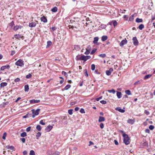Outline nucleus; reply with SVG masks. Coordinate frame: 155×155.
Wrapping results in <instances>:
<instances>
[{
	"mask_svg": "<svg viewBox=\"0 0 155 155\" xmlns=\"http://www.w3.org/2000/svg\"><path fill=\"white\" fill-rule=\"evenodd\" d=\"M126 94L128 95H130L131 94L130 91L129 90H127L125 91Z\"/></svg>",
	"mask_w": 155,
	"mask_h": 155,
	"instance_id": "obj_36",
	"label": "nucleus"
},
{
	"mask_svg": "<svg viewBox=\"0 0 155 155\" xmlns=\"http://www.w3.org/2000/svg\"><path fill=\"white\" fill-rule=\"evenodd\" d=\"M149 128L150 130H153L154 128V126L152 125H150Z\"/></svg>",
	"mask_w": 155,
	"mask_h": 155,
	"instance_id": "obj_56",
	"label": "nucleus"
},
{
	"mask_svg": "<svg viewBox=\"0 0 155 155\" xmlns=\"http://www.w3.org/2000/svg\"><path fill=\"white\" fill-rule=\"evenodd\" d=\"M127 40L125 39L124 40H123L120 43V45L121 47H123L124 45L127 43Z\"/></svg>",
	"mask_w": 155,
	"mask_h": 155,
	"instance_id": "obj_8",
	"label": "nucleus"
},
{
	"mask_svg": "<svg viewBox=\"0 0 155 155\" xmlns=\"http://www.w3.org/2000/svg\"><path fill=\"white\" fill-rule=\"evenodd\" d=\"M134 45L135 46H137L139 44V42L136 37H134L132 39Z\"/></svg>",
	"mask_w": 155,
	"mask_h": 155,
	"instance_id": "obj_3",
	"label": "nucleus"
},
{
	"mask_svg": "<svg viewBox=\"0 0 155 155\" xmlns=\"http://www.w3.org/2000/svg\"><path fill=\"white\" fill-rule=\"evenodd\" d=\"M73 110L72 109H70L68 110V113L70 115H71L73 114L72 112Z\"/></svg>",
	"mask_w": 155,
	"mask_h": 155,
	"instance_id": "obj_54",
	"label": "nucleus"
},
{
	"mask_svg": "<svg viewBox=\"0 0 155 155\" xmlns=\"http://www.w3.org/2000/svg\"><path fill=\"white\" fill-rule=\"evenodd\" d=\"M15 64L17 66H19L20 67H22L24 66V61L21 59L18 60L15 63Z\"/></svg>",
	"mask_w": 155,
	"mask_h": 155,
	"instance_id": "obj_2",
	"label": "nucleus"
},
{
	"mask_svg": "<svg viewBox=\"0 0 155 155\" xmlns=\"http://www.w3.org/2000/svg\"><path fill=\"white\" fill-rule=\"evenodd\" d=\"M144 112L147 115H148L150 114L149 112L147 110H145Z\"/></svg>",
	"mask_w": 155,
	"mask_h": 155,
	"instance_id": "obj_59",
	"label": "nucleus"
},
{
	"mask_svg": "<svg viewBox=\"0 0 155 155\" xmlns=\"http://www.w3.org/2000/svg\"><path fill=\"white\" fill-rule=\"evenodd\" d=\"M58 11V8L56 7H54L51 9V11L53 12H55Z\"/></svg>",
	"mask_w": 155,
	"mask_h": 155,
	"instance_id": "obj_28",
	"label": "nucleus"
},
{
	"mask_svg": "<svg viewBox=\"0 0 155 155\" xmlns=\"http://www.w3.org/2000/svg\"><path fill=\"white\" fill-rule=\"evenodd\" d=\"M102 98V97H99L97 98L96 99V100L97 101H99Z\"/></svg>",
	"mask_w": 155,
	"mask_h": 155,
	"instance_id": "obj_64",
	"label": "nucleus"
},
{
	"mask_svg": "<svg viewBox=\"0 0 155 155\" xmlns=\"http://www.w3.org/2000/svg\"><path fill=\"white\" fill-rule=\"evenodd\" d=\"M36 23L35 22H31L30 23L29 25V26L31 28L34 27L36 26Z\"/></svg>",
	"mask_w": 155,
	"mask_h": 155,
	"instance_id": "obj_18",
	"label": "nucleus"
},
{
	"mask_svg": "<svg viewBox=\"0 0 155 155\" xmlns=\"http://www.w3.org/2000/svg\"><path fill=\"white\" fill-rule=\"evenodd\" d=\"M7 136V133L6 132H4L2 136V139L4 140L5 139V137Z\"/></svg>",
	"mask_w": 155,
	"mask_h": 155,
	"instance_id": "obj_45",
	"label": "nucleus"
},
{
	"mask_svg": "<svg viewBox=\"0 0 155 155\" xmlns=\"http://www.w3.org/2000/svg\"><path fill=\"white\" fill-rule=\"evenodd\" d=\"M15 54V51L14 50L12 51H11V55L12 56L13 55Z\"/></svg>",
	"mask_w": 155,
	"mask_h": 155,
	"instance_id": "obj_58",
	"label": "nucleus"
},
{
	"mask_svg": "<svg viewBox=\"0 0 155 155\" xmlns=\"http://www.w3.org/2000/svg\"><path fill=\"white\" fill-rule=\"evenodd\" d=\"M99 56L102 58H104L106 56V54H99Z\"/></svg>",
	"mask_w": 155,
	"mask_h": 155,
	"instance_id": "obj_43",
	"label": "nucleus"
},
{
	"mask_svg": "<svg viewBox=\"0 0 155 155\" xmlns=\"http://www.w3.org/2000/svg\"><path fill=\"white\" fill-rule=\"evenodd\" d=\"M100 102L102 104H105L106 103V101L103 100L101 101H100Z\"/></svg>",
	"mask_w": 155,
	"mask_h": 155,
	"instance_id": "obj_62",
	"label": "nucleus"
},
{
	"mask_svg": "<svg viewBox=\"0 0 155 155\" xmlns=\"http://www.w3.org/2000/svg\"><path fill=\"white\" fill-rule=\"evenodd\" d=\"M9 102H3L2 104H1L2 107H5L6 105L8 104Z\"/></svg>",
	"mask_w": 155,
	"mask_h": 155,
	"instance_id": "obj_29",
	"label": "nucleus"
},
{
	"mask_svg": "<svg viewBox=\"0 0 155 155\" xmlns=\"http://www.w3.org/2000/svg\"><path fill=\"white\" fill-rule=\"evenodd\" d=\"M134 19V15H131L129 18V20L130 21H132Z\"/></svg>",
	"mask_w": 155,
	"mask_h": 155,
	"instance_id": "obj_44",
	"label": "nucleus"
},
{
	"mask_svg": "<svg viewBox=\"0 0 155 155\" xmlns=\"http://www.w3.org/2000/svg\"><path fill=\"white\" fill-rule=\"evenodd\" d=\"M95 65L94 64H92L91 65V69L92 71H94V70L95 69Z\"/></svg>",
	"mask_w": 155,
	"mask_h": 155,
	"instance_id": "obj_47",
	"label": "nucleus"
},
{
	"mask_svg": "<svg viewBox=\"0 0 155 155\" xmlns=\"http://www.w3.org/2000/svg\"><path fill=\"white\" fill-rule=\"evenodd\" d=\"M79 48V47L78 45H76L74 46V48L75 49L78 50Z\"/></svg>",
	"mask_w": 155,
	"mask_h": 155,
	"instance_id": "obj_61",
	"label": "nucleus"
},
{
	"mask_svg": "<svg viewBox=\"0 0 155 155\" xmlns=\"http://www.w3.org/2000/svg\"><path fill=\"white\" fill-rule=\"evenodd\" d=\"M127 122L128 123L132 124L134 122V121L132 119H129L127 120Z\"/></svg>",
	"mask_w": 155,
	"mask_h": 155,
	"instance_id": "obj_23",
	"label": "nucleus"
},
{
	"mask_svg": "<svg viewBox=\"0 0 155 155\" xmlns=\"http://www.w3.org/2000/svg\"><path fill=\"white\" fill-rule=\"evenodd\" d=\"M107 91L110 92V93H112L113 94H114L115 93V91L114 90L112 89L111 90H107Z\"/></svg>",
	"mask_w": 155,
	"mask_h": 155,
	"instance_id": "obj_37",
	"label": "nucleus"
},
{
	"mask_svg": "<svg viewBox=\"0 0 155 155\" xmlns=\"http://www.w3.org/2000/svg\"><path fill=\"white\" fill-rule=\"evenodd\" d=\"M14 37L18 39H21L22 40H23L24 39V37L23 36H21V35L19 34L15 35Z\"/></svg>",
	"mask_w": 155,
	"mask_h": 155,
	"instance_id": "obj_6",
	"label": "nucleus"
},
{
	"mask_svg": "<svg viewBox=\"0 0 155 155\" xmlns=\"http://www.w3.org/2000/svg\"><path fill=\"white\" fill-rule=\"evenodd\" d=\"M60 153V152L58 151H55L54 152L52 153H51V155H59Z\"/></svg>",
	"mask_w": 155,
	"mask_h": 155,
	"instance_id": "obj_32",
	"label": "nucleus"
},
{
	"mask_svg": "<svg viewBox=\"0 0 155 155\" xmlns=\"http://www.w3.org/2000/svg\"><path fill=\"white\" fill-rule=\"evenodd\" d=\"M24 87L25 91V92H28L29 89L28 85V84L26 85Z\"/></svg>",
	"mask_w": 155,
	"mask_h": 155,
	"instance_id": "obj_27",
	"label": "nucleus"
},
{
	"mask_svg": "<svg viewBox=\"0 0 155 155\" xmlns=\"http://www.w3.org/2000/svg\"><path fill=\"white\" fill-rule=\"evenodd\" d=\"M77 60H81L84 61H86V59L85 56H84V55H83L81 56L78 59L77 58Z\"/></svg>",
	"mask_w": 155,
	"mask_h": 155,
	"instance_id": "obj_13",
	"label": "nucleus"
},
{
	"mask_svg": "<svg viewBox=\"0 0 155 155\" xmlns=\"http://www.w3.org/2000/svg\"><path fill=\"white\" fill-rule=\"evenodd\" d=\"M144 28V26L143 25L141 24L139 25L138 26V28L140 30H142Z\"/></svg>",
	"mask_w": 155,
	"mask_h": 155,
	"instance_id": "obj_35",
	"label": "nucleus"
},
{
	"mask_svg": "<svg viewBox=\"0 0 155 155\" xmlns=\"http://www.w3.org/2000/svg\"><path fill=\"white\" fill-rule=\"evenodd\" d=\"M40 110V109L38 108L36 110H35L34 109H32L31 110V111L32 112V114H34L35 115H38L39 114V112Z\"/></svg>",
	"mask_w": 155,
	"mask_h": 155,
	"instance_id": "obj_4",
	"label": "nucleus"
},
{
	"mask_svg": "<svg viewBox=\"0 0 155 155\" xmlns=\"http://www.w3.org/2000/svg\"><path fill=\"white\" fill-rule=\"evenodd\" d=\"M115 110H116L120 112L121 113H124L125 111V110L124 109H122L120 107H116L115 108Z\"/></svg>",
	"mask_w": 155,
	"mask_h": 155,
	"instance_id": "obj_11",
	"label": "nucleus"
},
{
	"mask_svg": "<svg viewBox=\"0 0 155 155\" xmlns=\"http://www.w3.org/2000/svg\"><path fill=\"white\" fill-rule=\"evenodd\" d=\"M117 97L119 99L122 96V94L121 92H120L117 91Z\"/></svg>",
	"mask_w": 155,
	"mask_h": 155,
	"instance_id": "obj_21",
	"label": "nucleus"
},
{
	"mask_svg": "<svg viewBox=\"0 0 155 155\" xmlns=\"http://www.w3.org/2000/svg\"><path fill=\"white\" fill-rule=\"evenodd\" d=\"M105 63H106V61L105 60H104L103 61H101V65L102 66V67H104V68H105L106 67H105V66H104V64Z\"/></svg>",
	"mask_w": 155,
	"mask_h": 155,
	"instance_id": "obj_42",
	"label": "nucleus"
},
{
	"mask_svg": "<svg viewBox=\"0 0 155 155\" xmlns=\"http://www.w3.org/2000/svg\"><path fill=\"white\" fill-rule=\"evenodd\" d=\"M96 49L93 50L91 51V54H93L96 52Z\"/></svg>",
	"mask_w": 155,
	"mask_h": 155,
	"instance_id": "obj_63",
	"label": "nucleus"
},
{
	"mask_svg": "<svg viewBox=\"0 0 155 155\" xmlns=\"http://www.w3.org/2000/svg\"><path fill=\"white\" fill-rule=\"evenodd\" d=\"M41 135V133L40 132H38L36 134V137H40Z\"/></svg>",
	"mask_w": 155,
	"mask_h": 155,
	"instance_id": "obj_49",
	"label": "nucleus"
},
{
	"mask_svg": "<svg viewBox=\"0 0 155 155\" xmlns=\"http://www.w3.org/2000/svg\"><path fill=\"white\" fill-rule=\"evenodd\" d=\"M140 81H137L136 82L134 83V85H137L139 84H140Z\"/></svg>",
	"mask_w": 155,
	"mask_h": 155,
	"instance_id": "obj_55",
	"label": "nucleus"
},
{
	"mask_svg": "<svg viewBox=\"0 0 155 155\" xmlns=\"http://www.w3.org/2000/svg\"><path fill=\"white\" fill-rule=\"evenodd\" d=\"M29 155H35V151L33 150H31L30 152Z\"/></svg>",
	"mask_w": 155,
	"mask_h": 155,
	"instance_id": "obj_40",
	"label": "nucleus"
},
{
	"mask_svg": "<svg viewBox=\"0 0 155 155\" xmlns=\"http://www.w3.org/2000/svg\"><path fill=\"white\" fill-rule=\"evenodd\" d=\"M107 40V36H103L101 37V40L103 41H105Z\"/></svg>",
	"mask_w": 155,
	"mask_h": 155,
	"instance_id": "obj_34",
	"label": "nucleus"
},
{
	"mask_svg": "<svg viewBox=\"0 0 155 155\" xmlns=\"http://www.w3.org/2000/svg\"><path fill=\"white\" fill-rule=\"evenodd\" d=\"M52 45V42L50 41H48L47 42V45L46 46V48H48L51 46Z\"/></svg>",
	"mask_w": 155,
	"mask_h": 155,
	"instance_id": "obj_25",
	"label": "nucleus"
},
{
	"mask_svg": "<svg viewBox=\"0 0 155 155\" xmlns=\"http://www.w3.org/2000/svg\"><path fill=\"white\" fill-rule=\"evenodd\" d=\"M40 101V100H35L33 99L30 100L29 102L31 104H35L36 103H38Z\"/></svg>",
	"mask_w": 155,
	"mask_h": 155,
	"instance_id": "obj_7",
	"label": "nucleus"
},
{
	"mask_svg": "<svg viewBox=\"0 0 155 155\" xmlns=\"http://www.w3.org/2000/svg\"><path fill=\"white\" fill-rule=\"evenodd\" d=\"M94 40L93 42L94 44H96L99 38L97 37H95L94 38Z\"/></svg>",
	"mask_w": 155,
	"mask_h": 155,
	"instance_id": "obj_24",
	"label": "nucleus"
},
{
	"mask_svg": "<svg viewBox=\"0 0 155 155\" xmlns=\"http://www.w3.org/2000/svg\"><path fill=\"white\" fill-rule=\"evenodd\" d=\"M36 129L38 130V131H40L41 130V127L40 125H38L36 127Z\"/></svg>",
	"mask_w": 155,
	"mask_h": 155,
	"instance_id": "obj_39",
	"label": "nucleus"
},
{
	"mask_svg": "<svg viewBox=\"0 0 155 155\" xmlns=\"http://www.w3.org/2000/svg\"><path fill=\"white\" fill-rule=\"evenodd\" d=\"M84 74L85 76H86V77H87L88 76V74L87 71V69H86L85 70V72Z\"/></svg>",
	"mask_w": 155,
	"mask_h": 155,
	"instance_id": "obj_41",
	"label": "nucleus"
},
{
	"mask_svg": "<svg viewBox=\"0 0 155 155\" xmlns=\"http://www.w3.org/2000/svg\"><path fill=\"white\" fill-rule=\"evenodd\" d=\"M52 126L49 125L45 129V130L47 132H49L52 129Z\"/></svg>",
	"mask_w": 155,
	"mask_h": 155,
	"instance_id": "obj_10",
	"label": "nucleus"
},
{
	"mask_svg": "<svg viewBox=\"0 0 155 155\" xmlns=\"http://www.w3.org/2000/svg\"><path fill=\"white\" fill-rule=\"evenodd\" d=\"M7 83L6 82H2L0 84V87L1 88L7 85Z\"/></svg>",
	"mask_w": 155,
	"mask_h": 155,
	"instance_id": "obj_22",
	"label": "nucleus"
},
{
	"mask_svg": "<svg viewBox=\"0 0 155 155\" xmlns=\"http://www.w3.org/2000/svg\"><path fill=\"white\" fill-rule=\"evenodd\" d=\"M6 147L7 148H8V149H9L11 150H15V149L14 147V146H10V145H8Z\"/></svg>",
	"mask_w": 155,
	"mask_h": 155,
	"instance_id": "obj_17",
	"label": "nucleus"
},
{
	"mask_svg": "<svg viewBox=\"0 0 155 155\" xmlns=\"http://www.w3.org/2000/svg\"><path fill=\"white\" fill-rule=\"evenodd\" d=\"M23 27V26H22L21 25H17L16 26H15L13 29L15 31H17L19 29H21Z\"/></svg>",
	"mask_w": 155,
	"mask_h": 155,
	"instance_id": "obj_5",
	"label": "nucleus"
},
{
	"mask_svg": "<svg viewBox=\"0 0 155 155\" xmlns=\"http://www.w3.org/2000/svg\"><path fill=\"white\" fill-rule=\"evenodd\" d=\"M20 140L22 141L23 143H25V139L24 138H22L20 139Z\"/></svg>",
	"mask_w": 155,
	"mask_h": 155,
	"instance_id": "obj_53",
	"label": "nucleus"
},
{
	"mask_svg": "<svg viewBox=\"0 0 155 155\" xmlns=\"http://www.w3.org/2000/svg\"><path fill=\"white\" fill-rule=\"evenodd\" d=\"M108 24L110 25H111L113 24L114 26L115 27L117 25V22L116 21H115L113 22H109Z\"/></svg>",
	"mask_w": 155,
	"mask_h": 155,
	"instance_id": "obj_19",
	"label": "nucleus"
},
{
	"mask_svg": "<svg viewBox=\"0 0 155 155\" xmlns=\"http://www.w3.org/2000/svg\"><path fill=\"white\" fill-rule=\"evenodd\" d=\"M71 87V85L70 84L67 85L64 88L62 89H61L62 91H64L65 90H68L69 88H70Z\"/></svg>",
	"mask_w": 155,
	"mask_h": 155,
	"instance_id": "obj_15",
	"label": "nucleus"
},
{
	"mask_svg": "<svg viewBox=\"0 0 155 155\" xmlns=\"http://www.w3.org/2000/svg\"><path fill=\"white\" fill-rule=\"evenodd\" d=\"M123 136L124 138V142L127 145L129 144L130 143L129 141L130 138L128 135L125 133H124Z\"/></svg>",
	"mask_w": 155,
	"mask_h": 155,
	"instance_id": "obj_1",
	"label": "nucleus"
},
{
	"mask_svg": "<svg viewBox=\"0 0 155 155\" xmlns=\"http://www.w3.org/2000/svg\"><path fill=\"white\" fill-rule=\"evenodd\" d=\"M80 112L81 113H82V114H83V113H85V110H84V109H83V108H81L80 110Z\"/></svg>",
	"mask_w": 155,
	"mask_h": 155,
	"instance_id": "obj_48",
	"label": "nucleus"
},
{
	"mask_svg": "<svg viewBox=\"0 0 155 155\" xmlns=\"http://www.w3.org/2000/svg\"><path fill=\"white\" fill-rule=\"evenodd\" d=\"M113 71V69L112 68H110L108 70H107V75H110L111 72Z\"/></svg>",
	"mask_w": 155,
	"mask_h": 155,
	"instance_id": "obj_16",
	"label": "nucleus"
},
{
	"mask_svg": "<svg viewBox=\"0 0 155 155\" xmlns=\"http://www.w3.org/2000/svg\"><path fill=\"white\" fill-rule=\"evenodd\" d=\"M31 127H28L26 129V131L27 132L31 130Z\"/></svg>",
	"mask_w": 155,
	"mask_h": 155,
	"instance_id": "obj_60",
	"label": "nucleus"
},
{
	"mask_svg": "<svg viewBox=\"0 0 155 155\" xmlns=\"http://www.w3.org/2000/svg\"><path fill=\"white\" fill-rule=\"evenodd\" d=\"M100 128L101 129H103L104 127V125L102 123H101L100 124Z\"/></svg>",
	"mask_w": 155,
	"mask_h": 155,
	"instance_id": "obj_57",
	"label": "nucleus"
},
{
	"mask_svg": "<svg viewBox=\"0 0 155 155\" xmlns=\"http://www.w3.org/2000/svg\"><path fill=\"white\" fill-rule=\"evenodd\" d=\"M20 81V79L18 78H17L14 80V81L15 82H17Z\"/></svg>",
	"mask_w": 155,
	"mask_h": 155,
	"instance_id": "obj_52",
	"label": "nucleus"
},
{
	"mask_svg": "<svg viewBox=\"0 0 155 155\" xmlns=\"http://www.w3.org/2000/svg\"><path fill=\"white\" fill-rule=\"evenodd\" d=\"M14 25V21H12L10 23H9V26L12 27Z\"/></svg>",
	"mask_w": 155,
	"mask_h": 155,
	"instance_id": "obj_50",
	"label": "nucleus"
},
{
	"mask_svg": "<svg viewBox=\"0 0 155 155\" xmlns=\"http://www.w3.org/2000/svg\"><path fill=\"white\" fill-rule=\"evenodd\" d=\"M136 21L137 23L142 22L143 21V20L141 18L140 19L138 18H137L136 19Z\"/></svg>",
	"mask_w": 155,
	"mask_h": 155,
	"instance_id": "obj_31",
	"label": "nucleus"
},
{
	"mask_svg": "<svg viewBox=\"0 0 155 155\" xmlns=\"http://www.w3.org/2000/svg\"><path fill=\"white\" fill-rule=\"evenodd\" d=\"M32 75L30 73L27 75L26 76V78L27 79L31 78Z\"/></svg>",
	"mask_w": 155,
	"mask_h": 155,
	"instance_id": "obj_38",
	"label": "nucleus"
},
{
	"mask_svg": "<svg viewBox=\"0 0 155 155\" xmlns=\"http://www.w3.org/2000/svg\"><path fill=\"white\" fill-rule=\"evenodd\" d=\"M39 124L42 125H45V123L44 122L43 120H41L39 122Z\"/></svg>",
	"mask_w": 155,
	"mask_h": 155,
	"instance_id": "obj_51",
	"label": "nucleus"
},
{
	"mask_svg": "<svg viewBox=\"0 0 155 155\" xmlns=\"http://www.w3.org/2000/svg\"><path fill=\"white\" fill-rule=\"evenodd\" d=\"M151 76H152L151 74H150L146 75L144 76V80H146L147 79H148V78H150Z\"/></svg>",
	"mask_w": 155,
	"mask_h": 155,
	"instance_id": "obj_30",
	"label": "nucleus"
},
{
	"mask_svg": "<svg viewBox=\"0 0 155 155\" xmlns=\"http://www.w3.org/2000/svg\"><path fill=\"white\" fill-rule=\"evenodd\" d=\"M62 74L63 75H64V76H65L66 77H67L68 76L67 73L66 72L64 71H63L62 72Z\"/></svg>",
	"mask_w": 155,
	"mask_h": 155,
	"instance_id": "obj_46",
	"label": "nucleus"
},
{
	"mask_svg": "<svg viewBox=\"0 0 155 155\" xmlns=\"http://www.w3.org/2000/svg\"><path fill=\"white\" fill-rule=\"evenodd\" d=\"M91 48V47L90 45H89L88 46V47L87 48H86V51L84 53V54H89L90 53V49Z\"/></svg>",
	"mask_w": 155,
	"mask_h": 155,
	"instance_id": "obj_12",
	"label": "nucleus"
},
{
	"mask_svg": "<svg viewBox=\"0 0 155 155\" xmlns=\"http://www.w3.org/2000/svg\"><path fill=\"white\" fill-rule=\"evenodd\" d=\"M105 120V118L104 117L100 116L98 120V121L99 122H101Z\"/></svg>",
	"mask_w": 155,
	"mask_h": 155,
	"instance_id": "obj_26",
	"label": "nucleus"
},
{
	"mask_svg": "<svg viewBox=\"0 0 155 155\" xmlns=\"http://www.w3.org/2000/svg\"><path fill=\"white\" fill-rule=\"evenodd\" d=\"M31 117V114H27L25 116H23V117L24 118H27L30 117Z\"/></svg>",
	"mask_w": 155,
	"mask_h": 155,
	"instance_id": "obj_20",
	"label": "nucleus"
},
{
	"mask_svg": "<svg viewBox=\"0 0 155 155\" xmlns=\"http://www.w3.org/2000/svg\"><path fill=\"white\" fill-rule=\"evenodd\" d=\"M10 66L9 65H6L5 66H2L0 68V69L2 71H3L5 69H9Z\"/></svg>",
	"mask_w": 155,
	"mask_h": 155,
	"instance_id": "obj_9",
	"label": "nucleus"
},
{
	"mask_svg": "<svg viewBox=\"0 0 155 155\" xmlns=\"http://www.w3.org/2000/svg\"><path fill=\"white\" fill-rule=\"evenodd\" d=\"M20 136L22 137H25L27 136V134L25 132H23L21 134Z\"/></svg>",
	"mask_w": 155,
	"mask_h": 155,
	"instance_id": "obj_33",
	"label": "nucleus"
},
{
	"mask_svg": "<svg viewBox=\"0 0 155 155\" xmlns=\"http://www.w3.org/2000/svg\"><path fill=\"white\" fill-rule=\"evenodd\" d=\"M41 21H42L44 23H46L47 22V18L44 16H43L41 18Z\"/></svg>",
	"mask_w": 155,
	"mask_h": 155,
	"instance_id": "obj_14",
	"label": "nucleus"
}]
</instances>
